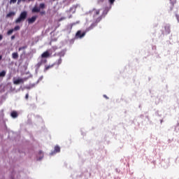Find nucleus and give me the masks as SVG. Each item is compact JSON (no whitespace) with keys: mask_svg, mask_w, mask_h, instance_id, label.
<instances>
[{"mask_svg":"<svg viewBox=\"0 0 179 179\" xmlns=\"http://www.w3.org/2000/svg\"><path fill=\"white\" fill-rule=\"evenodd\" d=\"M93 27H94V24H92L89 28H87L85 32H83L82 34V31H78L76 34V38H82L83 37H85V36L86 35V33H87V31H89L90 30H92V29H93Z\"/></svg>","mask_w":179,"mask_h":179,"instance_id":"nucleus-1","label":"nucleus"},{"mask_svg":"<svg viewBox=\"0 0 179 179\" xmlns=\"http://www.w3.org/2000/svg\"><path fill=\"white\" fill-rule=\"evenodd\" d=\"M26 17H27V12L23 11L20 13L19 17L15 20V23H20L21 22H24L26 20Z\"/></svg>","mask_w":179,"mask_h":179,"instance_id":"nucleus-2","label":"nucleus"},{"mask_svg":"<svg viewBox=\"0 0 179 179\" xmlns=\"http://www.w3.org/2000/svg\"><path fill=\"white\" fill-rule=\"evenodd\" d=\"M26 80H24V78H13V84L14 85H19V83H24V81Z\"/></svg>","mask_w":179,"mask_h":179,"instance_id":"nucleus-3","label":"nucleus"},{"mask_svg":"<svg viewBox=\"0 0 179 179\" xmlns=\"http://www.w3.org/2000/svg\"><path fill=\"white\" fill-rule=\"evenodd\" d=\"M92 15H93L94 17H96L97 16H99V15H100V10H96V9H93L91 12Z\"/></svg>","mask_w":179,"mask_h":179,"instance_id":"nucleus-4","label":"nucleus"},{"mask_svg":"<svg viewBox=\"0 0 179 179\" xmlns=\"http://www.w3.org/2000/svg\"><path fill=\"white\" fill-rule=\"evenodd\" d=\"M59 152H61V148H59V146L56 145L55 147V150L53 152H52L50 153L51 156H52V155H55V153H59Z\"/></svg>","mask_w":179,"mask_h":179,"instance_id":"nucleus-5","label":"nucleus"},{"mask_svg":"<svg viewBox=\"0 0 179 179\" xmlns=\"http://www.w3.org/2000/svg\"><path fill=\"white\" fill-rule=\"evenodd\" d=\"M40 8L38 7L37 6H35L33 8H32V10L31 12L33 13H38V12H40Z\"/></svg>","mask_w":179,"mask_h":179,"instance_id":"nucleus-6","label":"nucleus"},{"mask_svg":"<svg viewBox=\"0 0 179 179\" xmlns=\"http://www.w3.org/2000/svg\"><path fill=\"white\" fill-rule=\"evenodd\" d=\"M36 19H37V16H33L31 18L28 19V23L29 24L34 23Z\"/></svg>","mask_w":179,"mask_h":179,"instance_id":"nucleus-7","label":"nucleus"},{"mask_svg":"<svg viewBox=\"0 0 179 179\" xmlns=\"http://www.w3.org/2000/svg\"><path fill=\"white\" fill-rule=\"evenodd\" d=\"M110 9H111V6H110L108 8H105L103 11V16H106V15L108 13V10H110Z\"/></svg>","mask_w":179,"mask_h":179,"instance_id":"nucleus-8","label":"nucleus"},{"mask_svg":"<svg viewBox=\"0 0 179 179\" xmlns=\"http://www.w3.org/2000/svg\"><path fill=\"white\" fill-rule=\"evenodd\" d=\"M41 57L42 58H48V57H50V52H48V51H46L41 55Z\"/></svg>","mask_w":179,"mask_h":179,"instance_id":"nucleus-9","label":"nucleus"},{"mask_svg":"<svg viewBox=\"0 0 179 179\" xmlns=\"http://www.w3.org/2000/svg\"><path fill=\"white\" fill-rule=\"evenodd\" d=\"M36 85H37V84L33 83V84H31V85H27V86L25 87V89H27L28 90H30V89H33V87H36Z\"/></svg>","mask_w":179,"mask_h":179,"instance_id":"nucleus-10","label":"nucleus"},{"mask_svg":"<svg viewBox=\"0 0 179 179\" xmlns=\"http://www.w3.org/2000/svg\"><path fill=\"white\" fill-rule=\"evenodd\" d=\"M12 58L13 59H17L19 58V54L17 52H13L12 54Z\"/></svg>","mask_w":179,"mask_h":179,"instance_id":"nucleus-11","label":"nucleus"},{"mask_svg":"<svg viewBox=\"0 0 179 179\" xmlns=\"http://www.w3.org/2000/svg\"><path fill=\"white\" fill-rule=\"evenodd\" d=\"M11 117L13 118H17V112L16 111H13L10 114Z\"/></svg>","mask_w":179,"mask_h":179,"instance_id":"nucleus-12","label":"nucleus"},{"mask_svg":"<svg viewBox=\"0 0 179 179\" xmlns=\"http://www.w3.org/2000/svg\"><path fill=\"white\" fill-rule=\"evenodd\" d=\"M15 15H16V13L10 12L6 15V17H12V16H15Z\"/></svg>","mask_w":179,"mask_h":179,"instance_id":"nucleus-13","label":"nucleus"},{"mask_svg":"<svg viewBox=\"0 0 179 179\" xmlns=\"http://www.w3.org/2000/svg\"><path fill=\"white\" fill-rule=\"evenodd\" d=\"M62 64V59L60 57L57 62H56L54 65H61Z\"/></svg>","mask_w":179,"mask_h":179,"instance_id":"nucleus-14","label":"nucleus"},{"mask_svg":"<svg viewBox=\"0 0 179 179\" xmlns=\"http://www.w3.org/2000/svg\"><path fill=\"white\" fill-rule=\"evenodd\" d=\"M6 76V71H2L0 72V78H3Z\"/></svg>","mask_w":179,"mask_h":179,"instance_id":"nucleus-15","label":"nucleus"},{"mask_svg":"<svg viewBox=\"0 0 179 179\" xmlns=\"http://www.w3.org/2000/svg\"><path fill=\"white\" fill-rule=\"evenodd\" d=\"M39 155H40V157L37 158V160H41V159H43V157H44V154H43L42 151H39Z\"/></svg>","mask_w":179,"mask_h":179,"instance_id":"nucleus-16","label":"nucleus"},{"mask_svg":"<svg viewBox=\"0 0 179 179\" xmlns=\"http://www.w3.org/2000/svg\"><path fill=\"white\" fill-rule=\"evenodd\" d=\"M165 30L167 34H170V27L169 25L165 27Z\"/></svg>","mask_w":179,"mask_h":179,"instance_id":"nucleus-17","label":"nucleus"},{"mask_svg":"<svg viewBox=\"0 0 179 179\" xmlns=\"http://www.w3.org/2000/svg\"><path fill=\"white\" fill-rule=\"evenodd\" d=\"M39 8H40V10H41V9H44L45 8V4L44 3H40Z\"/></svg>","mask_w":179,"mask_h":179,"instance_id":"nucleus-18","label":"nucleus"},{"mask_svg":"<svg viewBox=\"0 0 179 179\" xmlns=\"http://www.w3.org/2000/svg\"><path fill=\"white\" fill-rule=\"evenodd\" d=\"M58 55H59V57H60V58H61V57H64L65 55V51H62V52H59Z\"/></svg>","mask_w":179,"mask_h":179,"instance_id":"nucleus-19","label":"nucleus"},{"mask_svg":"<svg viewBox=\"0 0 179 179\" xmlns=\"http://www.w3.org/2000/svg\"><path fill=\"white\" fill-rule=\"evenodd\" d=\"M43 76H41L39 78H38V80H37V82L36 83V85H38V83H40V82H41V80L42 79H43Z\"/></svg>","mask_w":179,"mask_h":179,"instance_id":"nucleus-20","label":"nucleus"},{"mask_svg":"<svg viewBox=\"0 0 179 179\" xmlns=\"http://www.w3.org/2000/svg\"><path fill=\"white\" fill-rule=\"evenodd\" d=\"M55 64L50 65V66H48L45 68V71H48V69H50V68H52V66H54Z\"/></svg>","mask_w":179,"mask_h":179,"instance_id":"nucleus-21","label":"nucleus"},{"mask_svg":"<svg viewBox=\"0 0 179 179\" xmlns=\"http://www.w3.org/2000/svg\"><path fill=\"white\" fill-rule=\"evenodd\" d=\"M13 31H15L14 29L8 30L7 32L8 36H10V34H12V33H13Z\"/></svg>","mask_w":179,"mask_h":179,"instance_id":"nucleus-22","label":"nucleus"},{"mask_svg":"<svg viewBox=\"0 0 179 179\" xmlns=\"http://www.w3.org/2000/svg\"><path fill=\"white\" fill-rule=\"evenodd\" d=\"M17 30H20V27H19V26H15V27H14V31H17Z\"/></svg>","mask_w":179,"mask_h":179,"instance_id":"nucleus-23","label":"nucleus"},{"mask_svg":"<svg viewBox=\"0 0 179 179\" xmlns=\"http://www.w3.org/2000/svg\"><path fill=\"white\" fill-rule=\"evenodd\" d=\"M25 48H27V47L23 46V47H21V48H19L18 50L22 51V50H25Z\"/></svg>","mask_w":179,"mask_h":179,"instance_id":"nucleus-24","label":"nucleus"},{"mask_svg":"<svg viewBox=\"0 0 179 179\" xmlns=\"http://www.w3.org/2000/svg\"><path fill=\"white\" fill-rule=\"evenodd\" d=\"M26 0H17V5L20 4V2H25Z\"/></svg>","mask_w":179,"mask_h":179,"instance_id":"nucleus-25","label":"nucleus"},{"mask_svg":"<svg viewBox=\"0 0 179 179\" xmlns=\"http://www.w3.org/2000/svg\"><path fill=\"white\" fill-rule=\"evenodd\" d=\"M109 3H110V5H113V3H114V2H115V0H108Z\"/></svg>","mask_w":179,"mask_h":179,"instance_id":"nucleus-26","label":"nucleus"},{"mask_svg":"<svg viewBox=\"0 0 179 179\" xmlns=\"http://www.w3.org/2000/svg\"><path fill=\"white\" fill-rule=\"evenodd\" d=\"M17 0H10V3H16Z\"/></svg>","mask_w":179,"mask_h":179,"instance_id":"nucleus-27","label":"nucleus"},{"mask_svg":"<svg viewBox=\"0 0 179 179\" xmlns=\"http://www.w3.org/2000/svg\"><path fill=\"white\" fill-rule=\"evenodd\" d=\"M171 1V3L174 5V3H176V0H170Z\"/></svg>","mask_w":179,"mask_h":179,"instance_id":"nucleus-28","label":"nucleus"},{"mask_svg":"<svg viewBox=\"0 0 179 179\" xmlns=\"http://www.w3.org/2000/svg\"><path fill=\"white\" fill-rule=\"evenodd\" d=\"M3 38V35L0 34V41H2Z\"/></svg>","mask_w":179,"mask_h":179,"instance_id":"nucleus-29","label":"nucleus"},{"mask_svg":"<svg viewBox=\"0 0 179 179\" xmlns=\"http://www.w3.org/2000/svg\"><path fill=\"white\" fill-rule=\"evenodd\" d=\"M75 24H76V23H73V24H70V25H69V26H70V29H72V27H73V26H75Z\"/></svg>","mask_w":179,"mask_h":179,"instance_id":"nucleus-30","label":"nucleus"},{"mask_svg":"<svg viewBox=\"0 0 179 179\" xmlns=\"http://www.w3.org/2000/svg\"><path fill=\"white\" fill-rule=\"evenodd\" d=\"M101 20V17H99L97 18L96 22H100Z\"/></svg>","mask_w":179,"mask_h":179,"instance_id":"nucleus-31","label":"nucleus"},{"mask_svg":"<svg viewBox=\"0 0 179 179\" xmlns=\"http://www.w3.org/2000/svg\"><path fill=\"white\" fill-rule=\"evenodd\" d=\"M40 13H41V15H45V11H41Z\"/></svg>","mask_w":179,"mask_h":179,"instance_id":"nucleus-32","label":"nucleus"},{"mask_svg":"<svg viewBox=\"0 0 179 179\" xmlns=\"http://www.w3.org/2000/svg\"><path fill=\"white\" fill-rule=\"evenodd\" d=\"M25 99H29V94H27L25 95Z\"/></svg>","mask_w":179,"mask_h":179,"instance_id":"nucleus-33","label":"nucleus"},{"mask_svg":"<svg viewBox=\"0 0 179 179\" xmlns=\"http://www.w3.org/2000/svg\"><path fill=\"white\" fill-rule=\"evenodd\" d=\"M176 19H177L178 22H179V15H176Z\"/></svg>","mask_w":179,"mask_h":179,"instance_id":"nucleus-34","label":"nucleus"},{"mask_svg":"<svg viewBox=\"0 0 179 179\" xmlns=\"http://www.w3.org/2000/svg\"><path fill=\"white\" fill-rule=\"evenodd\" d=\"M14 38H15V36H11V40H14Z\"/></svg>","mask_w":179,"mask_h":179,"instance_id":"nucleus-35","label":"nucleus"},{"mask_svg":"<svg viewBox=\"0 0 179 179\" xmlns=\"http://www.w3.org/2000/svg\"><path fill=\"white\" fill-rule=\"evenodd\" d=\"M104 0H98V2H103Z\"/></svg>","mask_w":179,"mask_h":179,"instance_id":"nucleus-36","label":"nucleus"},{"mask_svg":"<svg viewBox=\"0 0 179 179\" xmlns=\"http://www.w3.org/2000/svg\"><path fill=\"white\" fill-rule=\"evenodd\" d=\"M2 59V55H0V61Z\"/></svg>","mask_w":179,"mask_h":179,"instance_id":"nucleus-37","label":"nucleus"},{"mask_svg":"<svg viewBox=\"0 0 179 179\" xmlns=\"http://www.w3.org/2000/svg\"><path fill=\"white\" fill-rule=\"evenodd\" d=\"M41 65V63H38V66H40Z\"/></svg>","mask_w":179,"mask_h":179,"instance_id":"nucleus-38","label":"nucleus"},{"mask_svg":"<svg viewBox=\"0 0 179 179\" xmlns=\"http://www.w3.org/2000/svg\"><path fill=\"white\" fill-rule=\"evenodd\" d=\"M103 97H105L106 99H107V95H103Z\"/></svg>","mask_w":179,"mask_h":179,"instance_id":"nucleus-39","label":"nucleus"},{"mask_svg":"<svg viewBox=\"0 0 179 179\" xmlns=\"http://www.w3.org/2000/svg\"><path fill=\"white\" fill-rule=\"evenodd\" d=\"M29 1H34V0H29Z\"/></svg>","mask_w":179,"mask_h":179,"instance_id":"nucleus-40","label":"nucleus"}]
</instances>
